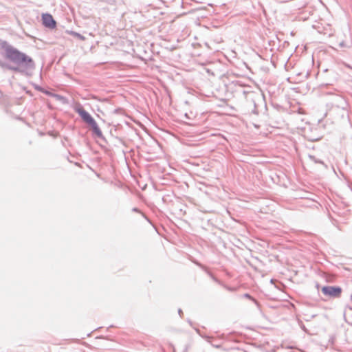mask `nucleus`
Returning <instances> with one entry per match:
<instances>
[{
  "label": "nucleus",
  "mask_w": 352,
  "mask_h": 352,
  "mask_svg": "<svg viewBox=\"0 0 352 352\" xmlns=\"http://www.w3.org/2000/svg\"><path fill=\"white\" fill-rule=\"evenodd\" d=\"M42 21H43V24L45 27L49 28L50 29H54L56 28V23L51 14H42Z\"/></svg>",
  "instance_id": "4"
},
{
  "label": "nucleus",
  "mask_w": 352,
  "mask_h": 352,
  "mask_svg": "<svg viewBox=\"0 0 352 352\" xmlns=\"http://www.w3.org/2000/svg\"><path fill=\"white\" fill-rule=\"evenodd\" d=\"M322 292L328 296L338 298L342 293V289L339 287L326 286L322 288Z\"/></svg>",
  "instance_id": "3"
},
{
  "label": "nucleus",
  "mask_w": 352,
  "mask_h": 352,
  "mask_svg": "<svg viewBox=\"0 0 352 352\" xmlns=\"http://www.w3.org/2000/svg\"><path fill=\"white\" fill-rule=\"evenodd\" d=\"M2 48L5 52V57L16 65V67H10V69L19 72L21 67H31L33 65V60L30 57L8 45L6 42L2 43Z\"/></svg>",
  "instance_id": "1"
},
{
  "label": "nucleus",
  "mask_w": 352,
  "mask_h": 352,
  "mask_svg": "<svg viewBox=\"0 0 352 352\" xmlns=\"http://www.w3.org/2000/svg\"><path fill=\"white\" fill-rule=\"evenodd\" d=\"M245 296H247V298H250V296L248 294H246Z\"/></svg>",
  "instance_id": "5"
},
{
  "label": "nucleus",
  "mask_w": 352,
  "mask_h": 352,
  "mask_svg": "<svg viewBox=\"0 0 352 352\" xmlns=\"http://www.w3.org/2000/svg\"><path fill=\"white\" fill-rule=\"evenodd\" d=\"M75 111L80 115L85 122L94 127H96L97 124L96 121L91 115L83 109V107L79 105L75 108Z\"/></svg>",
  "instance_id": "2"
}]
</instances>
